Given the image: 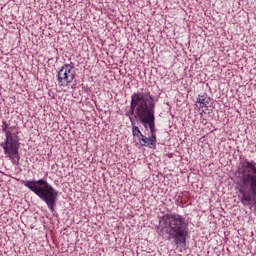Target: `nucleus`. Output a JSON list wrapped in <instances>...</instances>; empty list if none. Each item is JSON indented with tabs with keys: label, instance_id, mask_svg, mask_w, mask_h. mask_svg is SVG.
I'll use <instances>...</instances> for the list:
<instances>
[{
	"label": "nucleus",
	"instance_id": "f257e3e1",
	"mask_svg": "<svg viewBox=\"0 0 256 256\" xmlns=\"http://www.w3.org/2000/svg\"><path fill=\"white\" fill-rule=\"evenodd\" d=\"M239 179V199L244 207H256V162L244 158L236 170Z\"/></svg>",
	"mask_w": 256,
	"mask_h": 256
},
{
	"label": "nucleus",
	"instance_id": "f03ea898",
	"mask_svg": "<svg viewBox=\"0 0 256 256\" xmlns=\"http://www.w3.org/2000/svg\"><path fill=\"white\" fill-rule=\"evenodd\" d=\"M159 227L157 233L161 237L169 235L175 245L182 248L187 246V237H189V223L185 217L177 213H166L159 218Z\"/></svg>",
	"mask_w": 256,
	"mask_h": 256
},
{
	"label": "nucleus",
	"instance_id": "7ed1b4c3",
	"mask_svg": "<svg viewBox=\"0 0 256 256\" xmlns=\"http://www.w3.org/2000/svg\"><path fill=\"white\" fill-rule=\"evenodd\" d=\"M21 183L46 203L50 213H55V207H57V201H59V191L51 186L47 180H21Z\"/></svg>",
	"mask_w": 256,
	"mask_h": 256
},
{
	"label": "nucleus",
	"instance_id": "20e7f679",
	"mask_svg": "<svg viewBox=\"0 0 256 256\" xmlns=\"http://www.w3.org/2000/svg\"><path fill=\"white\" fill-rule=\"evenodd\" d=\"M142 108L137 110L138 121L143 125L146 131L150 130L151 137H157L155 135L157 129H155V98L151 95V92H140Z\"/></svg>",
	"mask_w": 256,
	"mask_h": 256
},
{
	"label": "nucleus",
	"instance_id": "39448f33",
	"mask_svg": "<svg viewBox=\"0 0 256 256\" xmlns=\"http://www.w3.org/2000/svg\"><path fill=\"white\" fill-rule=\"evenodd\" d=\"M142 108L141 91L134 92L131 96L130 109L125 113V117H128L132 125V135L133 137H137L138 141L141 137H143V133H141L138 126H135V119H139V116H137V111Z\"/></svg>",
	"mask_w": 256,
	"mask_h": 256
},
{
	"label": "nucleus",
	"instance_id": "423d86ee",
	"mask_svg": "<svg viewBox=\"0 0 256 256\" xmlns=\"http://www.w3.org/2000/svg\"><path fill=\"white\" fill-rule=\"evenodd\" d=\"M75 75V64L73 62L64 64L57 73L58 85L60 87H67L72 81H75Z\"/></svg>",
	"mask_w": 256,
	"mask_h": 256
},
{
	"label": "nucleus",
	"instance_id": "0eeeda50",
	"mask_svg": "<svg viewBox=\"0 0 256 256\" xmlns=\"http://www.w3.org/2000/svg\"><path fill=\"white\" fill-rule=\"evenodd\" d=\"M19 136L13 133H7L3 142L0 143V147L4 149L5 155L9 153H17L21 147V142H19Z\"/></svg>",
	"mask_w": 256,
	"mask_h": 256
},
{
	"label": "nucleus",
	"instance_id": "6e6552de",
	"mask_svg": "<svg viewBox=\"0 0 256 256\" xmlns=\"http://www.w3.org/2000/svg\"><path fill=\"white\" fill-rule=\"evenodd\" d=\"M211 101H213V99H211L207 94L199 95L196 100V107H198V109H207L209 105L213 104Z\"/></svg>",
	"mask_w": 256,
	"mask_h": 256
},
{
	"label": "nucleus",
	"instance_id": "1a4fd4ad",
	"mask_svg": "<svg viewBox=\"0 0 256 256\" xmlns=\"http://www.w3.org/2000/svg\"><path fill=\"white\" fill-rule=\"evenodd\" d=\"M139 141L143 142L142 146L149 147V149H155L157 147V136L145 137V135H142Z\"/></svg>",
	"mask_w": 256,
	"mask_h": 256
},
{
	"label": "nucleus",
	"instance_id": "9d476101",
	"mask_svg": "<svg viewBox=\"0 0 256 256\" xmlns=\"http://www.w3.org/2000/svg\"><path fill=\"white\" fill-rule=\"evenodd\" d=\"M6 155H8V158L10 159L12 165H19V161H21L19 150H16V152H10Z\"/></svg>",
	"mask_w": 256,
	"mask_h": 256
},
{
	"label": "nucleus",
	"instance_id": "9b49d317",
	"mask_svg": "<svg viewBox=\"0 0 256 256\" xmlns=\"http://www.w3.org/2000/svg\"><path fill=\"white\" fill-rule=\"evenodd\" d=\"M9 128V125L7 124V121H2V131L5 133V137H7V133H12L11 130H7Z\"/></svg>",
	"mask_w": 256,
	"mask_h": 256
},
{
	"label": "nucleus",
	"instance_id": "f8f14e48",
	"mask_svg": "<svg viewBox=\"0 0 256 256\" xmlns=\"http://www.w3.org/2000/svg\"><path fill=\"white\" fill-rule=\"evenodd\" d=\"M206 111H208V115L211 116V113H213V109H209V107L206 108Z\"/></svg>",
	"mask_w": 256,
	"mask_h": 256
},
{
	"label": "nucleus",
	"instance_id": "ddd939ff",
	"mask_svg": "<svg viewBox=\"0 0 256 256\" xmlns=\"http://www.w3.org/2000/svg\"><path fill=\"white\" fill-rule=\"evenodd\" d=\"M202 113H206L205 110H202Z\"/></svg>",
	"mask_w": 256,
	"mask_h": 256
}]
</instances>
